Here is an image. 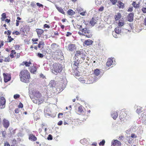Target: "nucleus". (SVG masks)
Here are the masks:
<instances>
[{
  "instance_id": "13",
  "label": "nucleus",
  "mask_w": 146,
  "mask_h": 146,
  "mask_svg": "<svg viewBox=\"0 0 146 146\" xmlns=\"http://www.w3.org/2000/svg\"><path fill=\"white\" fill-rule=\"evenodd\" d=\"M134 14L133 13H131L128 14L127 17V20L129 22H132L133 20Z\"/></svg>"
},
{
  "instance_id": "33",
  "label": "nucleus",
  "mask_w": 146,
  "mask_h": 146,
  "mask_svg": "<svg viewBox=\"0 0 146 146\" xmlns=\"http://www.w3.org/2000/svg\"><path fill=\"white\" fill-rule=\"evenodd\" d=\"M83 53L79 50L77 51L75 54V56L77 57L80 56L82 55Z\"/></svg>"
},
{
  "instance_id": "58",
  "label": "nucleus",
  "mask_w": 146,
  "mask_h": 146,
  "mask_svg": "<svg viewBox=\"0 0 146 146\" xmlns=\"http://www.w3.org/2000/svg\"><path fill=\"white\" fill-rule=\"evenodd\" d=\"M20 46L19 45H15V48L16 50H18L19 49Z\"/></svg>"
},
{
  "instance_id": "4",
  "label": "nucleus",
  "mask_w": 146,
  "mask_h": 146,
  "mask_svg": "<svg viewBox=\"0 0 146 146\" xmlns=\"http://www.w3.org/2000/svg\"><path fill=\"white\" fill-rule=\"evenodd\" d=\"M36 31L37 33L38 37L43 38V39H46L47 38V36L44 35V31L43 30L41 29H37L36 30Z\"/></svg>"
},
{
  "instance_id": "12",
  "label": "nucleus",
  "mask_w": 146,
  "mask_h": 146,
  "mask_svg": "<svg viewBox=\"0 0 146 146\" xmlns=\"http://www.w3.org/2000/svg\"><path fill=\"white\" fill-rule=\"evenodd\" d=\"M121 143L120 142L117 140H115L111 142V146H121Z\"/></svg>"
},
{
  "instance_id": "2",
  "label": "nucleus",
  "mask_w": 146,
  "mask_h": 146,
  "mask_svg": "<svg viewBox=\"0 0 146 146\" xmlns=\"http://www.w3.org/2000/svg\"><path fill=\"white\" fill-rule=\"evenodd\" d=\"M81 25L79 27V31L78 32V34L80 35L85 36L88 38H90L92 37V35L90 31L87 28L82 29Z\"/></svg>"
},
{
  "instance_id": "53",
  "label": "nucleus",
  "mask_w": 146,
  "mask_h": 146,
  "mask_svg": "<svg viewBox=\"0 0 146 146\" xmlns=\"http://www.w3.org/2000/svg\"><path fill=\"white\" fill-rule=\"evenodd\" d=\"M45 28L49 29L50 28V26L47 24H45L44 25L43 28L44 29Z\"/></svg>"
},
{
  "instance_id": "8",
  "label": "nucleus",
  "mask_w": 146,
  "mask_h": 146,
  "mask_svg": "<svg viewBox=\"0 0 146 146\" xmlns=\"http://www.w3.org/2000/svg\"><path fill=\"white\" fill-rule=\"evenodd\" d=\"M33 101L34 103L39 105L43 103L44 101V98L41 96L36 100H33Z\"/></svg>"
},
{
  "instance_id": "6",
  "label": "nucleus",
  "mask_w": 146,
  "mask_h": 146,
  "mask_svg": "<svg viewBox=\"0 0 146 146\" xmlns=\"http://www.w3.org/2000/svg\"><path fill=\"white\" fill-rule=\"evenodd\" d=\"M66 47L67 49L68 50L70 51H73L76 50V47L75 44H70Z\"/></svg>"
},
{
  "instance_id": "57",
  "label": "nucleus",
  "mask_w": 146,
  "mask_h": 146,
  "mask_svg": "<svg viewBox=\"0 0 146 146\" xmlns=\"http://www.w3.org/2000/svg\"><path fill=\"white\" fill-rule=\"evenodd\" d=\"M133 8L132 7H130L128 9L127 11L129 12H132L133 11Z\"/></svg>"
},
{
  "instance_id": "24",
  "label": "nucleus",
  "mask_w": 146,
  "mask_h": 146,
  "mask_svg": "<svg viewBox=\"0 0 146 146\" xmlns=\"http://www.w3.org/2000/svg\"><path fill=\"white\" fill-rule=\"evenodd\" d=\"M93 41L92 40L88 39L86 40L84 42V43L85 45H89L92 44Z\"/></svg>"
},
{
  "instance_id": "36",
  "label": "nucleus",
  "mask_w": 146,
  "mask_h": 146,
  "mask_svg": "<svg viewBox=\"0 0 146 146\" xmlns=\"http://www.w3.org/2000/svg\"><path fill=\"white\" fill-rule=\"evenodd\" d=\"M142 108L140 106H137V108L136 110V112L138 113H140L142 112Z\"/></svg>"
},
{
  "instance_id": "1",
  "label": "nucleus",
  "mask_w": 146,
  "mask_h": 146,
  "mask_svg": "<svg viewBox=\"0 0 146 146\" xmlns=\"http://www.w3.org/2000/svg\"><path fill=\"white\" fill-rule=\"evenodd\" d=\"M19 76L21 81L26 83H29L31 80L30 73L26 69L22 70L19 73Z\"/></svg>"
},
{
  "instance_id": "60",
  "label": "nucleus",
  "mask_w": 146,
  "mask_h": 146,
  "mask_svg": "<svg viewBox=\"0 0 146 146\" xmlns=\"http://www.w3.org/2000/svg\"><path fill=\"white\" fill-rule=\"evenodd\" d=\"M141 10L143 13H146V7L142 8Z\"/></svg>"
},
{
  "instance_id": "31",
  "label": "nucleus",
  "mask_w": 146,
  "mask_h": 146,
  "mask_svg": "<svg viewBox=\"0 0 146 146\" xmlns=\"http://www.w3.org/2000/svg\"><path fill=\"white\" fill-rule=\"evenodd\" d=\"M16 52L15 50H12L11 51V53L10 54V56L11 58H13L15 57L14 55L15 54Z\"/></svg>"
},
{
  "instance_id": "18",
  "label": "nucleus",
  "mask_w": 146,
  "mask_h": 146,
  "mask_svg": "<svg viewBox=\"0 0 146 146\" xmlns=\"http://www.w3.org/2000/svg\"><path fill=\"white\" fill-rule=\"evenodd\" d=\"M127 115L125 111H123L122 114L120 115L119 118L121 121H124Z\"/></svg>"
},
{
  "instance_id": "22",
  "label": "nucleus",
  "mask_w": 146,
  "mask_h": 146,
  "mask_svg": "<svg viewBox=\"0 0 146 146\" xmlns=\"http://www.w3.org/2000/svg\"><path fill=\"white\" fill-rule=\"evenodd\" d=\"M56 7L58 11L60 13L64 15L65 14V12L64 11L62 7Z\"/></svg>"
},
{
  "instance_id": "9",
  "label": "nucleus",
  "mask_w": 146,
  "mask_h": 146,
  "mask_svg": "<svg viewBox=\"0 0 146 146\" xmlns=\"http://www.w3.org/2000/svg\"><path fill=\"white\" fill-rule=\"evenodd\" d=\"M6 100L3 97H1L0 99V106L1 107V108L3 109L5 108V105Z\"/></svg>"
},
{
  "instance_id": "29",
  "label": "nucleus",
  "mask_w": 146,
  "mask_h": 146,
  "mask_svg": "<svg viewBox=\"0 0 146 146\" xmlns=\"http://www.w3.org/2000/svg\"><path fill=\"white\" fill-rule=\"evenodd\" d=\"M100 70L98 69H96L94 70V74L96 76H98L100 75Z\"/></svg>"
},
{
  "instance_id": "7",
  "label": "nucleus",
  "mask_w": 146,
  "mask_h": 146,
  "mask_svg": "<svg viewBox=\"0 0 146 146\" xmlns=\"http://www.w3.org/2000/svg\"><path fill=\"white\" fill-rule=\"evenodd\" d=\"M30 29L29 26L27 25H25L20 29V32L21 33H25L29 31Z\"/></svg>"
},
{
  "instance_id": "10",
  "label": "nucleus",
  "mask_w": 146,
  "mask_h": 146,
  "mask_svg": "<svg viewBox=\"0 0 146 146\" xmlns=\"http://www.w3.org/2000/svg\"><path fill=\"white\" fill-rule=\"evenodd\" d=\"M2 123L3 127L6 128H7L9 126L10 123L9 121L5 118L3 119Z\"/></svg>"
},
{
  "instance_id": "55",
  "label": "nucleus",
  "mask_w": 146,
  "mask_h": 146,
  "mask_svg": "<svg viewBox=\"0 0 146 146\" xmlns=\"http://www.w3.org/2000/svg\"><path fill=\"white\" fill-rule=\"evenodd\" d=\"M124 138V136L123 135H121L119 136L118 139L120 140H122Z\"/></svg>"
},
{
  "instance_id": "30",
  "label": "nucleus",
  "mask_w": 146,
  "mask_h": 146,
  "mask_svg": "<svg viewBox=\"0 0 146 146\" xmlns=\"http://www.w3.org/2000/svg\"><path fill=\"white\" fill-rule=\"evenodd\" d=\"M58 88L60 89L63 90L65 87V86L63 82H61L60 83V84L58 86Z\"/></svg>"
},
{
  "instance_id": "5",
  "label": "nucleus",
  "mask_w": 146,
  "mask_h": 146,
  "mask_svg": "<svg viewBox=\"0 0 146 146\" xmlns=\"http://www.w3.org/2000/svg\"><path fill=\"white\" fill-rule=\"evenodd\" d=\"M3 75L5 82H7L11 80V76L10 74L7 73H3Z\"/></svg>"
},
{
  "instance_id": "28",
  "label": "nucleus",
  "mask_w": 146,
  "mask_h": 146,
  "mask_svg": "<svg viewBox=\"0 0 146 146\" xmlns=\"http://www.w3.org/2000/svg\"><path fill=\"white\" fill-rule=\"evenodd\" d=\"M58 45L56 43H52L51 46V48L52 50H55L58 46Z\"/></svg>"
},
{
  "instance_id": "40",
  "label": "nucleus",
  "mask_w": 146,
  "mask_h": 146,
  "mask_svg": "<svg viewBox=\"0 0 146 146\" xmlns=\"http://www.w3.org/2000/svg\"><path fill=\"white\" fill-rule=\"evenodd\" d=\"M13 38H11V36H8V38L7 39V42H11L13 40Z\"/></svg>"
},
{
  "instance_id": "64",
  "label": "nucleus",
  "mask_w": 146,
  "mask_h": 146,
  "mask_svg": "<svg viewBox=\"0 0 146 146\" xmlns=\"http://www.w3.org/2000/svg\"><path fill=\"white\" fill-rule=\"evenodd\" d=\"M4 146H10V145L8 142H6L4 143Z\"/></svg>"
},
{
  "instance_id": "15",
  "label": "nucleus",
  "mask_w": 146,
  "mask_h": 146,
  "mask_svg": "<svg viewBox=\"0 0 146 146\" xmlns=\"http://www.w3.org/2000/svg\"><path fill=\"white\" fill-rule=\"evenodd\" d=\"M111 115L112 117L115 120L116 119L118 116L117 112L114 111L111 113Z\"/></svg>"
},
{
  "instance_id": "25",
  "label": "nucleus",
  "mask_w": 146,
  "mask_h": 146,
  "mask_svg": "<svg viewBox=\"0 0 146 146\" xmlns=\"http://www.w3.org/2000/svg\"><path fill=\"white\" fill-rule=\"evenodd\" d=\"M82 108V106H79L78 108V112L79 114L83 113L84 112Z\"/></svg>"
},
{
  "instance_id": "21",
  "label": "nucleus",
  "mask_w": 146,
  "mask_h": 146,
  "mask_svg": "<svg viewBox=\"0 0 146 146\" xmlns=\"http://www.w3.org/2000/svg\"><path fill=\"white\" fill-rule=\"evenodd\" d=\"M37 70V68L36 66H32L30 68V72L31 73L35 74V72H36Z\"/></svg>"
},
{
  "instance_id": "45",
  "label": "nucleus",
  "mask_w": 146,
  "mask_h": 146,
  "mask_svg": "<svg viewBox=\"0 0 146 146\" xmlns=\"http://www.w3.org/2000/svg\"><path fill=\"white\" fill-rule=\"evenodd\" d=\"M86 56L85 54H82V55L80 56L81 59H82L83 60H85L86 57Z\"/></svg>"
},
{
  "instance_id": "48",
  "label": "nucleus",
  "mask_w": 146,
  "mask_h": 146,
  "mask_svg": "<svg viewBox=\"0 0 146 146\" xmlns=\"http://www.w3.org/2000/svg\"><path fill=\"white\" fill-rule=\"evenodd\" d=\"M50 84L52 86H54L55 85V83L54 81H52L50 82Z\"/></svg>"
},
{
  "instance_id": "37",
  "label": "nucleus",
  "mask_w": 146,
  "mask_h": 146,
  "mask_svg": "<svg viewBox=\"0 0 146 146\" xmlns=\"http://www.w3.org/2000/svg\"><path fill=\"white\" fill-rule=\"evenodd\" d=\"M74 64H73V66H75L76 67V68H77L78 67V66L79 65V64L80 63V62L78 60L75 61H74Z\"/></svg>"
},
{
  "instance_id": "44",
  "label": "nucleus",
  "mask_w": 146,
  "mask_h": 146,
  "mask_svg": "<svg viewBox=\"0 0 146 146\" xmlns=\"http://www.w3.org/2000/svg\"><path fill=\"white\" fill-rule=\"evenodd\" d=\"M124 22H121L119 21L118 23V26L119 27L123 26L124 25Z\"/></svg>"
},
{
  "instance_id": "54",
  "label": "nucleus",
  "mask_w": 146,
  "mask_h": 146,
  "mask_svg": "<svg viewBox=\"0 0 146 146\" xmlns=\"http://www.w3.org/2000/svg\"><path fill=\"white\" fill-rule=\"evenodd\" d=\"M131 137L132 138H136L137 137V136L135 135V134L134 133H132L131 134Z\"/></svg>"
},
{
  "instance_id": "42",
  "label": "nucleus",
  "mask_w": 146,
  "mask_h": 146,
  "mask_svg": "<svg viewBox=\"0 0 146 146\" xmlns=\"http://www.w3.org/2000/svg\"><path fill=\"white\" fill-rule=\"evenodd\" d=\"M105 143V141L104 140H103L101 141L99 143V145L100 146H103Z\"/></svg>"
},
{
  "instance_id": "23",
  "label": "nucleus",
  "mask_w": 146,
  "mask_h": 146,
  "mask_svg": "<svg viewBox=\"0 0 146 146\" xmlns=\"http://www.w3.org/2000/svg\"><path fill=\"white\" fill-rule=\"evenodd\" d=\"M113 61L111 58H109L106 62V65L108 66H110L112 64Z\"/></svg>"
},
{
  "instance_id": "32",
  "label": "nucleus",
  "mask_w": 146,
  "mask_h": 146,
  "mask_svg": "<svg viewBox=\"0 0 146 146\" xmlns=\"http://www.w3.org/2000/svg\"><path fill=\"white\" fill-rule=\"evenodd\" d=\"M117 5L119 8H123L124 7V4L120 1L118 2Z\"/></svg>"
},
{
  "instance_id": "14",
  "label": "nucleus",
  "mask_w": 146,
  "mask_h": 146,
  "mask_svg": "<svg viewBox=\"0 0 146 146\" xmlns=\"http://www.w3.org/2000/svg\"><path fill=\"white\" fill-rule=\"evenodd\" d=\"M29 139L32 141H34L37 140V138L35 135L32 134H30L29 135Z\"/></svg>"
},
{
  "instance_id": "47",
  "label": "nucleus",
  "mask_w": 146,
  "mask_h": 146,
  "mask_svg": "<svg viewBox=\"0 0 146 146\" xmlns=\"http://www.w3.org/2000/svg\"><path fill=\"white\" fill-rule=\"evenodd\" d=\"M55 53H58V55H59V54H60V55H61V54H62V52L60 50H56L55 52H54Z\"/></svg>"
},
{
  "instance_id": "56",
  "label": "nucleus",
  "mask_w": 146,
  "mask_h": 146,
  "mask_svg": "<svg viewBox=\"0 0 146 146\" xmlns=\"http://www.w3.org/2000/svg\"><path fill=\"white\" fill-rule=\"evenodd\" d=\"M110 1L113 5L115 4L117 1V0H110Z\"/></svg>"
},
{
  "instance_id": "3",
  "label": "nucleus",
  "mask_w": 146,
  "mask_h": 146,
  "mask_svg": "<svg viewBox=\"0 0 146 146\" xmlns=\"http://www.w3.org/2000/svg\"><path fill=\"white\" fill-rule=\"evenodd\" d=\"M62 70V65L60 64L56 63L53 64L52 70L53 72L56 75L58 73L61 72Z\"/></svg>"
},
{
  "instance_id": "11",
  "label": "nucleus",
  "mask_w": 146,
  "mask_h": 146,
  "mask_svg": "<svg viewBox=\"0 0 146 146\" xmlns=\"http://www.w3.org/2000/svg\"><path fill=\"white\" fill-rule=\"evenodd\" d=\"M34 98H33V100H36L37 98H39L40 97H41L42 95L40 92L38 91H36L33 93Z\"/></svg>"
},
{
  "instance_id": "16",
  "label": "nucleus",
  "mask_w": 146,
  "mask_h": 146,
  "mask_svg": "<svg viewBox=\"0 0 146 146\" xmlns=\"http://www.w3.org/2000/svg\"><path fill=\"white\" fill-rule=\"evenodd\" d=\"M140 3L138 2V3H136L135 1H133L132 4L133 6L135 9H138L140 7Z\"/></svg>"
},
{
  "instance_id": "43",
  "label": "nucleus",
  "mask_w": 146,
  "mask_h": 146,
  "mask_svg": "<svg viewBox=\"0 0 146 146\" xmlns=\"http://www.w3.org/2000/svg\"><path fill=\"white\" fill-rule=\"evenodd\" d=\"M76 10L78 12V13H80L81 12L83 11V9L81 7H79L77 8Z\"/></svg>"
},
{
  "instance_id": "41",
  "label": "nucleus",
  "mask_w": 146,
  "mask_h": 146,
  "mask_svg": "<svg viewBox=\"0 0 146 146\" xmlns=\"http://www.w3.org/2000/svg\"><path fill=\"white\" fill-rule=\"evenodd\" d=\"M38 39L37 38H32V41L33 42V44H38V43L36 42L38 41Z\"/></svg>"
},
{
  "instance_id": "35",
  "label": "nucleus",
  "mask_w": 146,
  "mask_h": 146,
  "mask_svg": "<svg viewBox=\"0 0 146 146\" xmlns=\"http://www.w3.org/2000/svg\"><path fill=\"white\" fill-rule=\"evenodd\" d=\"M126 140L130 144L132 143L133 139L130 136H127L126 137Z\"/></svg>"
},
{
  "instance_id": "39",
  "label": "nucleus",
  "mask_w": 146,
  "mask_h": 146,
  "mask_svg": "<svg viewBox=\"0 0 146 146\" xmlns=\"http://www.w3.org/2000/svg\"><path fill=\"white\" fill-rule=\"evenodd\" d=\"M102 0H95V2L97 5H101L102 3Z\"/></svg>"
},
{
  "instance_id": "17",
  "label": "nucleus",
  "mask_w": 146,
  "mask_h": 146,
  "mask_svg": "<svg viewBox=\"0 0 146 146\" xmlns=\"http://www.w3.org/2000/svg\"><path fill=\"white\" fill-rule=\"evenodd\" d=\"M32 64L31 61L30 60L29 62L26 61H24L22 62L21 65L23 66L25 65L26 67H29L30 65Z\"/></svg>"
},
{
  "instance_id": "34",
  "label": "nucleus",
  "mask_w": 146,
  "mask_h": 146,
  "mask_svg": "<svg viewBox=\"0 0 146 146\" xmlns=\"http://www.w3.org/2000/svg\"><path fill=\"white\" fill-rule=\"evenodd\" d=\"M67 13L69 15L72 16L75 14V12L72 9H70L68 11Z\"/></svg>"
},
{
  "instance_id": "51",
  "label": "nucleus",
  "mask_w": 146,
  "mask_h": 146,
  "mask_svg": "<svg viewBox=\"0 0 146 146\" xmlns=\"http://www.w3.org/2000/svg\"><path fill=\"white\" fill-rule=\"evenodd\" d=\"M47 139L48 140H52V135H50L49 134L47 137Z\"/></svg>"
},
{
  "instance_id": "20",
  "label": "nucleus",
  "mask_w": 146,
  "mask_h": 146,
  "mask_svg": "<svg viewBox=\"0 0 146 146\" xmlns=\"http://www.w3.org/2000/svg\"><path fill=\"white\" fill-rule=\"evenodd\" d=\"M45 45L44 42L43 41H40L38 45V48H43Z\"/></svg>"
},
{
  "instance_id": "62",
  "label": "nucleus",
  "mask_w": 146,
  "mask_h": 146,
  "mask_svg": "<svg viewBox=\"0 0 146 146\" xmlns=\"http://www.w3.org/2000/svg\"><path fill=\"white\" fill-rule=\"evenodd\" d=\"M23 104L21 102H20L18 106V107L19 108H23Z\"/></svg>"
},
{
  "instance_id": "19",
  "label": "nucleus",
  "mask_w": 146,
  "mask_h": 146,
  "mask_svg": "<svg viewBox=\"0 0 146 146\" xmlns=\"http://www.w3.org/2000/svg\"><path fill=\"white\" fill-rule=\"evenodd\" d=\"M97 21L95 17H93L92 18L90 22V23L92 26H93L96 24Z\"/></svg>"
},
{
  "instance_id": "50",
  "label": "nucleus",
  "mask_w": 146,
  "mask_h": 146,
  "mask_svg": "<svg viewBox=\"0 0 146 146\" xmlns=\"http://www.w3.org/2000/svg\"><path fill=\"white\" fill-rule=\"evenodd\" d=\"M36 4L39 7H41L42 8H43V5L42 4H40V3H36Z\"/></svg>"
},
{
  "instance_id": "46",
  "label": "nucleus",
  "mask_w": 146,
  "mask_h": 146,
  "mask_svg": "<svg viewBox=\"0 0 146 146\" xmlns=\"http://www.w3.org/2000/svg\"><path fill=\"white\" fill-rule=\"evenodd\" d=\"M37 56L38 57L40 58H43L44 56V55L42 54L39 52L38 53Z\"/></svg>"
},
{
  "instance_id": "27",
  "label": "nucleus",
  "mask_w": 146,
  "mask_h": 146,
  "mask_svg": "<svg viewBox=\"0 0 146 146\" xmlns=\"http://www.w3.org/2000/svg\"><path fill=\"white\" fill-rule=\"evenodd\" d=\"M121 17V13H118L115 16V19L116 21L119 20Z\"/></svg>"
},
{
  "instance_id": "63",
  "label": "nucleus",
  "mask_w": 146,
  "mask_h": 146,
  "mask_svg": "<svg viewBox=\"0 0 146 146\" xmlns=\"http://www.w3.org/2000/svg\"><path fill=\"white\" fill-rule=\"evenodd\" d=\"M20 54L19 53H17L15 55V56L17 58H19L20 57Z\"/></svg>"
},
{
  "instance_id": "59",
  "label": "nucleus",
  "mask_w": 146,
  "mask_h": 146,
  "mask_svg": "<svg viewBox=\"0 0 146 146\" xmlns=\"http://www.w3.org/2000/svg\"><path fill=\"white\" fill-rule=\"evenodd\" d=\"M13 34H15L16 35H19L20 34V33H19V32H18V31H15L14 32H13Z\"/></svg>"
},
{
  "instance_id": "61",
  "label": "nucleus",
  "mask_w": 146,
  "mask_h": 146,
  "mask_svg": "<svg viewBox=\"0 0 146 146\" xmlns=\"http://www.w3.org/2000/svg\"><path fill=\"white\" fill-rule=\"evenodd\" d=\"M104 9V7L103 6H102L99 8L98 9V11H103Z\"/></svg>"
},
{
  "instance_id": "38",
  "label": "nucleus",
  "mask_w": 146,
  "mask_h": 146,
  "mask_svg": "<svg viewBox=\"0 0 146 146\" xmlns=\"http://www.w3.org/2000/svg\"><path fill=\"white\" fill-rule=\"evenodd\" d=\"M2 17L1 19L2 21H4L5 20V19L6 18V15L5 13H3L1 15Z\"/></svg>"
},
{
  "instance_id": "26",
  "label": "nucleus",
  "mask_w": 146,
  "mask_h": 146,
  "mask_svg": "<svg viewBox=\"0 0 146 146\" xmlns=\"http://www.w3.org/2000/svg\"><path fill=\"white\" fill-rule=\"evenodd\" d=\"M115 31L117 34H119L121 33V30L120 27H117L115 29Z\"/></svg>"
},
{
  "instance_id": "49",
  "label": "nucleus",
  "mask_w": 146,
  "mask_h": 146,
  "mask_svg": "<svg viewBox=\"0 0 146 146\" xmlns=\"http://www.w3.org/2000/svg\"><path fill=\"white\" fill-rule=\"evenodd\" d=\"M10 58L9 56H8L5 58L4 61L6 62H9L10 61Z\"/></svg>"
},
{
  "instance_id": "52",
  "label": "nucleus",
  "mask_w": 146,
  "mask_h": 146,
  "mask_svg": "<svg viewBox=\"0 0 146 146\" xmlns=\"http://www.w3.org/2000/svg\"><path fill=\"white\" fill-rule=\"evenodd\" d=\"M19 97L20 95L17 94H15L14 96V98L15 99H17V98H19Z\"/></svg>"
}]
</instances>
